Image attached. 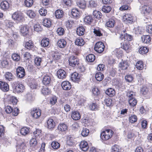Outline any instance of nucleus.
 Segmentation results:
<instances>
[{
  "instance_id": "1",
  "label": "nucleus",
  "mask_w": 152,
  "mask_h": 152,
  "mask_svg": "<svg viewBox=\"0 0 152 152\" xmlns=\"http://www.w3.org/2000/svg\"><path fill=\"white\" fill-rule=\"evenodd\" d=\"M113 133V132L111 130L107 129L102 132L100 135L101 138L103 140H107L112 137Z\"/></svg>"
},
{
  "instance_id": "2",
  "label": "nucleus",
  "mask_w": 152,
  "mask_h": 152,
  "mask_svg": "<svg viewBox=\"0 0 152 152\" xmlns=\"http://www.w3.org/2000/svg\"><path fill=\"white\" fill-rule=\"evenodd\" d=\"M104 44L101 42H99L95 44L94 49L97 52L101 53L104 50Z\"/></svg>"
},
{
  "instance_id": "3",
  "label": "nucleus",
  "mask_w": 152,
  "mask_h": 152,
  "mask_svg": "<svg viewBox=\"0 0 152 152\" xmlns=\"http://www.w3.org/2000/svg\"><path fill=\"white\" fill-rule=\"evenodd\" d=\"M12 18L18 22H20L24 18L23 14L19 12H15L14 13L12 16Z\"/></svg>"
},
{
  "instance_id": "4",
  "label": "nucleus",
  "mask_w": 152,
  "mask_h": 152,
  "mask_svg": "<svg viewBox=\"0 0 152 152\" xmlns=\"http://www.w3.org/2000/svg\"><path fill=\"white\" fill-rule=\"evenodd\" d=\"M123 20L126 23H132L134 22L135 20V18L131 14H127L123 16Z\"/></svg>"
},
{
  "instance_id": "5",
  "label": "nucleus",
  "mask_w": 152,
  "mask_h": 152,
  "mask_svg": "<svg viewBox=\"0 0 152 152\" xmlns=\"http://www.w3.org/2000/svg\"><path fill=\"white\" fill-rule=\"evenodd\" d=\"M69 64L72 67H75L78 65L79 64L78 58L75 56H71L69 59Z\"/></svg>"
},
{
  "instance_id": "6",
  "label": "nucleus",
  "mask_w": 152,
  "mask_h": 152,
  "mask_svg": "<svg viewBox=\"0 0 152 152\" xmlns=\"http://www.w3.org/2000/svg\"><path fill=\"white\" fill-rule=\"evenodd\" d=\"M16 74L18 77L23 78L25 75V72L24 68L21 66L18 67L16 69Z\"/></svg>"
},
{
  "instance_id": "7",
  "label": "nucleus",
  "mask_w": 152,
  "mask_h": 152,
  "mask_svg": "<svg viewBox=\"0 0 152 152\" xmlns=\"http://www.w3.org/2000/svg\"><path fill=\"white\" fill-rule=\"evenodd\" d=\"M31 114L33 118L37 119L41 115V110L39 109L34 108L31 111Z\"/></svg>"
},
{
  "instance_id": "8",
  "label": "nucleus",
  "mask_w": 152,
  "mask_h": 152,
  "mask_svg": "<svg viewBox=\"0 0 152 152\" xmlns=\"http://www.w3.org/2000/svg\"><path fill=\"white\" fill-rule=\"evenodd\" d=\"M81 76L77 73H73L71 76V79L73 82L78 83L80 81Z\"/></svg>"
},
{
  "instance_id": "9",
  "label": "nucleus",
  "mask_w": 152,
  "mask_h": 152,
  "mask_svg": "<svg viewBox=\"0 0 152 152\" xmlns=\"http://www.w3.org/2000/svg\"><path fill=\"white\" fill-rule=\"evenodd\" d=\"M55 126V123L52 119H49L47 121V128L50 130H53Z\"/></svg>"
},
{
  "instance_id": "10",
  "label": "nucleus",
  "mask_w": 152,
  "mask_h": 152,
  "mask_svg": "<svg viewBox=\"0 0 152 152\" xmlns=\"http://www.w3.org/2000/svg\"><path fill=\"white\" fill-rule=\"evenodd\" d=\"M62 88L64 90H68L71 88V85L68 81H64L61 84Z\"/></svg>"
},
{
  "instance_id": "11",
  "label": "nucleus",
  "mask_w": 152,
  "mask_h": 152,
  "mask_svg": "<svg viewBox=\"0 0 152 152\" xmlns=\"http://www.w3.org/2000/svg\"><path fill=\"white\" fill-rule=\"evenodd\" d=\"M0 89L4 92H7L9 90V85L5 82L0 81Z\"/></svg>"
},
{
  "instance_id": "12",
  "label": "nucleus",
  "mask_w": 152,
  "mask_h": 152,
  "mask_svg": "<svg viewBox=\"0 0 152 152\" xmlns=\"http://www.w3.org/2000/svg\"><path fill=\"white\" fill-rule=\"evenodd\" d=\"M57 73L58 77L60 79H62L65 78L66 76V72L62 69L58 70Z\"/></svg>"
},
{
  "instance_id": "13",
  "label": "nucleus",
  "mask_w": 152,
  "mask_h": 152,
  "mask_svg": "<svg viewBox=\"0 0 152 152\" xmlns=\"http://www.w3.org/2000/svg\"><path fill=\"white\" fill-rule=\"evenodd\" d=\"M119 66L122 70H125L127 69L129 66V64L126 61L122 60L119 64Z\"/></svg>"
},
{
  "instance_id": "14",
  "label": "nucleus",
  "mask_w": 152,
  "mask_h": 152,
  "mask_svg": "<svg viewBox=\"0 0 152 152\" xmlns=\"http://www.w3.org/2000/svg\"><path fill=\"white\" fill-rule=\"evenodd\" d=\"M15 91L17 93L22 92L25 89V87L22 84H17L15 86Z\"/></svg>"
},
{
  "instance_id": "15",
  "label": "nucleus",
  "mask_w": 152,
  "mask_h": 152,
  "mask_svg": "<svg viewBox=\"0 0 152 152\" xmlns=\"http://www.w3.org/2000/svg\"><path fill=\"white\" fill-rule=\"evenodd\" d=\"M80 149L83 151H85L88 150V146L87 142L83 141H81L80 144Z\"/></svg>"
},
{
  "instance_id": "16",
  "label": "nucleus",
  "mask_w": 152,
  "mask_h": 152,
  "mask_svg": "<svg viewBox=\"0 0 152 152\" xmlns=\"http://www.w3.org/2000/svg\"><path fill=\"white\" fill-rule=\"evenodd\" d=\"M67 129V126L64 123L60 124L57 127V129L60 133L65 131Z\"/></svg>"
},
{
  "instance_id": "17",
  "label": "nucleus",
  "mask_w": 152,
  "mask_h": 152,
  "mask_svg": "<svg viewBox=\"0 0 152 152\" xmlns=\"http://www.w3.org/2000/svg\"><path fill=\"white\" fill-rule=\"evenodd\" d=\"M71 117L73 120H77L80 118L81 115L79 112L73 111L72 113Z\"/></svg>"
},
{
  "instance_id": "18",
  "label": "nucleus",
  "mask_w": 152,
  "mask_h": 152,
  "mask_svg": "<svg viewBox=\"0 0 152 152\" xmlns=\"http://www.w3.org/2000/svg\"><path fill=\"white\" fill-rule=\"evenodd\" d=\"M20 31L23 36H25L28 33V28L26 25L22 26L20 27Z\"/></svg>"
},
{
  "instance_id": "19",
  "label": "nucleus",
  "mask_w": 152,
  "mask_h": 152,
  "mask_svg": "<svg viewBox=\"0 0 152 152\" xmlns=\"http://www.w3.org/2000/svg\"><path fill=\"white\" fill-rule=\"evenodd\" d=\"M120 37L121 39L124 40V41L127 40L128 41H130L132 39V36L127 34H121Z\"/></svg>"
},
{
  "instance_id": "20",
  "label": "nucleus",
  "mask_w": 152,
  "mask_h": 152,
  "mask_svg": "<svg viewBox=\"0 0 152 152\" xmlns=\"http://www.w3.org/2000/svg\"><path fill=\"white\" fill-rule=\"evenodd\" d=\"M115 21L114 19H109L106 23L105 26L108 27L113 28L115 24Z\"/></svg>"
},
{
  "instance_id": "21",
  "label": "nucleus",
  "mask_w": 152,
  "mask_h": 152,
  "mask_svg": "<svg viewBox=\"0 0 152 152\" xmlns=\"http://www.w3.org/2000/svg\"><path fill=\"white\" fill-rule=\"evenodd\" d=\"M105 93L109 96L110 97H112L115 95V92L114 89L110 88H108L106 91Z\"/></svg>"
},
{
  "instance_id": "22",
  "label": "nucleus",
  "mask_w": 152,
  "mask_h": 152,
  "mask_svg": "<svg viewBox=\"0 0 152 152\" xmlns=\"http://www.w3.org/2000/svg\"><path fill=\"white\" fill-rule=\"evenodd\" d=\"M141 11L142 13L144 15L148 14L150 11V9L149 7L146 6H144L142 7Z\"/></svg>"
},
{
  "instance_id": "23",
  "label": "nucleus",
  "mask_w": 152,
  "mask_h": 152,
  "mask_svg": "<svg viewBox=\"0 0 152 152\" xmlns=\"http://www.w3.org/2000/svg\"><path fill=\"white\" fill-rule=\"evenodd\" d=\"M77 4L80 8L82 9L85 8L86 7V1L84 0H78L77 2Z\"/></svg>"
},
{
  "instance_id": "24",
  "label": "nucleus",
  "mask_w": 152,
  "mask_h": 152,
  "mask_svg": "<svg viewBox=\"0 0 152 152\" xmlns=\"http://www.w3.org/2000/svg\"><path fill=\"white\" fill-rule=\"evenodd\" d=\"M49 39L48 38H44L41 41V45L44 47H47L49 45Z\"/></svg>"
},
{
  "instance_id": "25",
  "label": "nucleus",
  "mask_w": 152,
  "mask_h": 152,
  "mask_svg": "<svg viewBox=\"0 0 152 152\" xmlns=\"http://www.w3.org/2000/svg\"><path fill=\"white\" fill-rule=\"evenodd\" d=\"M51 81V79L50 76L48 75H45L43 78L42 81V83L45 85H49Z\"/></svg>"
},
{
  "instance_id": "26",
  "label": "nucleus",
  "mask_w": 152,
  "mask_h": 152,
  "mask_svg": "<svg viewBox=\"0 0 152 152\" xmlns=\"http://www.w3.org/2000/svg\"><path fill=\"white\" fill-rule=\"evenodd\" d=\"M141 39L142 42L144 43H149L151 41V37L148 35L143 36L142 37Z\"/></svg>"
},
{
  "instance_id": "27",
  "label": "nucleus",
  "mask_w": 152,
  "mask_h": 152,
  "mask_svg": "<svg viewBox=\"0 0 152 152\" xmlns=\"http://www.w3.org/2000/svg\"><path fill=\"white\" fill-rule=\"evenodd\" d=\"M43 25L48 28L50 27L51 25V20L49 18H45L43 21Z\"/></svg>"
},
{
  "instance_id": "28",
  "label": "nucleus",
  "mask_w": 152,
  "mask_h": 152,
  "mask_svg": "<svg viewBox=\"0 0 152 152\" xmlns=\"http://www.w3.org/2000/svg\"><path fill=\"white\" fill-rule=\"evenodd\" d=\"M0 6L1 9L4 10H7L9 8V4L7 1H4L1 3Z\"/></svg>"
},
{
  "instance_id": "29",
  "label": "nucleus",
  "mask_w": 152,
  "mask_h": 152,
  "mask_svg": "<svg viewBox=\"0 0 152 152\" xmlns=\"http://www.w3.org/2000/svg\"><path fill=\"white\" fill-rule=\"evenodd\" d=\"M25 47L29 50H32L34 47L33 42L31 41L26 42L25 45Z\"/></svg>"
},
{
  "instance_id": "30",
  "label": "nucleus",
  "mask_w": 152,
  "mask_h": 152,
  "mask_svg": "<svg viewBox=\"0 0 152 152\" xmlns=\"http://www.w3.org/2000/svg\"><path fill=\"white\" fill-rule=\"evenodd\" d=\"M58 47L61 48L65 47L66 44V42L64 39H60L57 42Z\"/></svg>"
},
{
  "instance_id": "31",
  "label": "nucleus",
  "mask_w": 152,
  "mask_h": 152,
  "mask_svg": "<svg viewBox=\"0 0 152 152\" xmlns=\"http://www.w3.org/2000/svg\"><path fill=\"white\" fill-rule=\"evenodd\" d=\"M85 29L83 26H79L77 29V34L79 36H82L84 34Z\"/></svg>"
},
{
  "instance_id": "32",
  "label": "nucleus",
  "mask_w": 152,
  "mask_h": 152,
  "mask_svg": "<svg viewBox=\"0 0 152 152\" xmlns=\"http://www.w3.org/2000/svg\"><path fill=\"white\" fill-rule=\"evenodd\" d=\"M71 13L73 17L75 18H79V12L78 10L76 8L72 9Z\"/></svg>"
},
{
  "instance_id": "33",
  "label": "nucleus",
  "mask_w": 152,
  "mask_h": 152,
  "mask_svg": "<svg viewBox=\"0 0 152 152\" xmlns=\"http://www.w3.org/2000/svg\"><path fill=\"white\" fill-rule=\"evenodd\" d=\"M95 77L97 81H100L104 78V75L101 72H98L96 74Z\"/></svg>"
},
{
  "instance_id": "34",
  "label": "nucleus",
  "mask_w": 152,
  "mask_h": 152,
  "mask_svg": "<svg viewBox=\"0 0 152 152\" xmlns=\"http://www.w3.org/2000/svg\"><path fill=\"white\" fill-rule=\"evenodd\" d=\"M93 20L91 16L90 15L86 16L84 18V22L88 24H90Z\"/></svg>"
},
{
  "instance_id": "35",
  "label": "nucleus",
  "mask_w": 152,
  "mask_h": 152,
  "mask_svg": "<svg viewBox=\"0 0 152 152\" xmlns=\"http://www.w3.org/2000/svg\"><path fill=\"white\" fill-rule=\"evenodd\" d=\"M63 11L60 10H57L55 12V16L57 18H61L63 17Z\"/></svg>"
},
{
  "instance_id": "36",
  "label": "nucleus",
  "mask_w": 152,
  "mask_h": 152,
  "mask_svg": "<svg viewBox=\"0 0 152 152\" xmlns=\"http://www.w3.org/2000/svg\"><path fill=\"white\" fill-rule=\"evenodd\" d=\"M75 43L76 45L78 46H82L85 44V42L83 39L77 38L76 39Z\"/></svg>"
},
{
  "instance_id": "37",
  "label": "nucleus",
  "mask_w": 152,
  "mask_h": 152,
  "mask_svg": "<svg viewBox=\"0 0 152 152\" xmlns=\"http://www.w3.org/2000/svg\"><path fill=\"white\" fill-rule=\"evenodd\" d=\"M121 45H122L121 48L127 52L130 49V46L128 42H125L123 44L121 43Z\"/></svg>"
},
{
  "instance_id": "38",
  "label": "nucleus",
  "mask_w": 152,
  "mask_h": 152,
  "mask_svg": "<svg viewBox=\"0 0 152 152\" xmlns=\"http://www.w3.org/2000/svg\"><path fill=\"white\" fill-rule=\"evenodd\" d=\"M29 132V129L26 127L22 128L20 130V133L23 135L25 136Z\"/></svg>"
},
{
  "instance_id": "39",
  "label": "nucleus",
  "mask_w": 152,
  "mask_h": 152,
  "mask_svg": "<svg viewBox=\"0 0 152 152\" xmlns=\"http://www.w3.org/2000/svg\"><path fill=\"white\" fill-rule=\"evenodd\" d=\"M67 144L69 145H72L74 143V139L70 136H68L67 138Z\"/></svg>"
},
{
  "instance_id": "40",
  "label": "nucleus",
  "mask_w": 152,
  "mask_h": 152,
  "mask_svg": "<svg viewBox=\"0 0 152 152\" xmlns=\"http://www.w3.org/2000/svg\"><path fill=\"white\" fill-rule=\"evenodd\" d=\"M128 102L129 104L133 107L135 106L137 103V101L135 98L128 99Z\"/></svg>"
},
{
  "instance_id": "41",
  "label": "nucleus",
  "mask_w": 152,
  "mask_h": 152,
  "mask_svg": "<svg viewBox=\"0 0 152 152\" xmlns=\"http://www.w3.org/2000/svg\"><path fill=\"white\" fill-rule=\"evenodd\" d=\"M4 76L6 80L10 81L12 80L13 75L11 73L7 72L5 73L4 75Z\"/></svg>"
},
{
  "instance_id": "42",
  "label": "nucleus",
  "mask_w": 152,
  "mask_h": 152,
  "mask_svg": "<svg viewBox=\"0 0 152 152\" xmlns=\"http://www.w3.org/2000/svg\"><path fill=\"white\" fill-rule=\"evenodd\" d=\"M95 59V56L93 54H90L86 57V60L89 62H93Z\"/></svg>"
},
{
  "instance_id": "43",
  "label": "nucleus",
  "mask_w": 152,
  "mask_h": 152,
  "mask_svg": "<svg viewBox=\"0 0 152 152\" xmlns=\"http://www.w3.org/2000/svg\"><path fill=\"white\" fill-rule=\"evenodd\" d=\"M41 92L44 95H47L50 93V91L47 87H43L41 90Z\"/></svg>"
},
{
  "instance_id": "44",
  "label": "nucleus",
  "mask_w": 152,
  "mask_h": 152,
  "mask_svg": "<svg viewBox=\"0 0 152 152\" xmlns=\"http://www.w3.org/2000/svg\"><path fill=\"white\" fill-rule=\"evenodd\" d=\"M136 68L139 70H142L144 67L142 62L141 61H138L136 64Z\"/></svg>"
},
{
  "instance_id": "45",
  "label": "nucleus",
  "mask_w": 152,
  "mask_h": 152,
  "mask_svg": "<svg viewBox=\"0 0 152 152\" xmlns=\"http://www.w3.org/2000/svg\"><path fill=\"white\" fill-rule=\"evenodd\" d=\"M29 143L30 147L34 148L37 145V142L36 139L33 138L30 140Z\"/></svg>"
},
{
  "instance_id": "46",
  "label": "nucleus",
  "mask_w": 152,
  "mask_h": 152,
  "mask_svg": "<svg viewBox=\"0 0 152 152\" xmlns=\"http://www.w3.org/2000/svg\"><path fill=\"white\" fill-rule=\"evenodd\" d=\"M24 3L26 7H31L33 4V0H25Z\"/></svg>"
},
{
  "instance_id": "47",
  "label": "nucleus",
  "mask_w": 152,
  "mask_h": 152,
  "mask_svg": "<svg viewBox=\"0 0 152 152\" xmlns=\"http://www.w3.org/2000/svg\"><path fill=\"white\" fill-rule=\"evenodd\" d=\"M135 93L132 91H128L126 94V96L128 99L131 98H135Z\"/></svg>"
},
{
  "instance_id": "48",
  "label": "nucleus",
  "mask_w": 152,
  "mask_h": 152,
  "mask_svg": "<svg viewBox=\"0 0 152 152\" xmlns=\"http://www.w3.org/2000/svg\"><path fill=\"white\" fill-rule=\"evenodd\" d=\"M148 51V49L146 47H141L139 49V53L142 54H145L147 53Z\"/></svg>"
},
{
  "instance_id": "49",
  "label": "nucleus",
  "mask_w": 152,
  "mask_h": 152,
  "mask_svg": "<svg viewBox=\"0 0 152 152\" xmlns=\"http://www.w3.org/2000/svg\"><path fill=\"white\" fill-rule=\"evenodd\" d=\"M51 145L53 148L56 149L59 148L60 145L58 142L56 141H53L51 143Z\"/></svg>"
},
{
  "instance_id": "50",
  "label": "nucleus",
  "mask_w": 152,
  "mask_h": 152,
  "mask_svg": "<svg viewBox=\"0 0 152 152\" xmlns=\"http://www.w3.org/2000/svg\"><path fill=\"white\" fill-rule=\"evenodd\" d=\"M27 15L31 18H33L36 16L34 12L32 10H29L26 12Z\"/></svg>"
},
{
  "instance_id": "51",
  "label": "nucleus",
  "mask_w": 152,
  "mask_h": 152,
  "mask_svg": "<svg viewBox=\"0 0 152 152\" xmlns=\"http://www.w3.org/2000/svg\"><path fill=\"white\" fill-rule=\"evenodd\" d=\"M90 109L92 110H96L98 109V106L95 103H92L89 106Z\"/></svg>"
},
{
  "instance_id": "52",
  "label": "nucleus",
  "mask_w": 152,
  "mask_h": 152,
  "mask_svg": "<svg viewBox=\"0 0 152 152\" xmlns=\"http://www.w3.org/2000/svg\"><path fill=\"white\" fill-rule=\"evenodd\" d=\"M129 122L133 123L137 121V118L136 115H133L129 117Z\"/></svg>"
},
{
  "instance_id": "53",
  "label": "nucleus",
  "mask_w": 152,
  "mask_h": 152,
  "mask_svg": "<svg viewBox=\"0 0 152 152\" xmlns=\"http://www.w3.org/2000/svg\"><path fill=\"white\" fill-rule=\"evenodd\" d=\"M2 66L4 68H7L9 65V63L6 59L3 60L1 62Z\"/></svg>"
},
{
  "instance_id": "54",
  "label": "nucleus",
  "mask_w": 152,
  "mask_h": 152,
  "mask_svg": "<svg viewBox=\"0 0 152 152\" xmlns=\"http://www.w3.org/2000/svg\"><path fill=\"white\" fill-rule=\"evenodd\" d=\"M89 131L88 129H83L81 132V134L83 137L87 136L89 133Z\"/></svg>"
},
{
  "instance_id": "55",
  "label": "nucleus",
  "mask_w": 152,
  "mask_h": 152,
  "mask_svg": "<svg viewBox=\"0 0 152 152\" xmlns=\"http://www.w3.org/2000/svg\"><path fill=\"white\" fill-rule=\"evenodd\" d=\"M93 14L94 16L97 18H101L102 16L101 13L99 11L94 10Z\"/></svg>"
},
{
  "instance_id": "56",
  "label": "nucleus",
  "mask_w": 152,
  "mask_h": 152,
  "mask_svg": "<svg viewBox=\"0 0 152 152\" xmlns=\"http://www.w3.org/2000/svg\"><path fill=\"white\" fill-rule=\"evenodd\" d=\"M104 103L107 106H111L112 104V100L110 98L105 99L104 100Z\"/></svg>"
},
{
  "instance_id": "57",
  "label": "nucleus",
  "mask_w": 152,
  "mask_h": 152,
  "mask_svg": "<svg viewBox=\"0 0 152 152\" xmlns=\"http://www.w3.org/2000/svg\"><path fill=\"white\" fill-rule=\"evenodd\" d=\"M12 58L13 60L16 61H18L20 59V56L18 54L14 53L12 54Z\"/></svg>"
},
{
  "instance_id": "58",
  "label": "nucleus",
  "mask_w": 152,
  "mask_h": 152,
  "mask_svg": "<svg viewBox=\"0 0 152 152\" xmlns=\"http://www.w3.org/2000/svg\"><path fill=\"white\" fill-rule=\"evenodd\" d=\"M39 12L41 15L44 16H45L47 13V10L44 8L40 9Z\"/></svg>"
},
{
  "instance_id": "59",
  "label": "nucleus",
  "mask_w": 152,
  "mask_h": 152,
  "mask_svg": "<svg viewBox=\"0 0 152 152\" xmlns=\"http://www.w3.org/2000/svg\"><path fill=\"white\" fill-rule=\"evenodd\" d=\"M102 11L105 13L109 12L111 10V8L110 7L104 6L102 8Z\"/></svg>"
},
{
  "instance_id": "60",
  "label": "nucleus",
  "mask_w": 152,
  "mask_h": 152,
  "mask_svg": "<svg viewBox=\"0 0 152 152\" xmlns=\"http://www.w3.org/2000/svg\"><path fill=\"white\" fill-rule=\"evenodd\" d=\"M41 131L39 129H37L33 132V135L34 137L36 138L41 133Z\"/></svg>"
},
{
  "instance_id": "61",
  "label": "nucleus",
  "mask_w": 152,
  "mask_h": 152,
  "mask_svg": "<svg viewBox=\"0 0 152 152\" xmlns=\"http://www.w3.org/2000/svg\"><path fill=\"white\" fill-rule=\"evenodd\" d=\"M56 32L59 35H62L64 33V30L62 28H59L57 29Z\"/></svg>"
},
{
  "instance_id": "62",
  "label": "nucleus",
  "mask_w": 152,
  "mask_h": 152,
  "mask_svg": "<svg viewBox=\"0 0 152 152\" xmlns=\"http://www.w3.org/2000/svg\"><path fill=\"white\" fill-rule=\"evenodd\" d=\"M125 79L126 81L129 82H131L133 80L132 76L131 75H127L125 77Z\"/></svg>"
},
{
  "instance_id": "63",
  "label": "nucleus",
  "mask_w": 152,
  "mask_h": 152,
  "mask_svg": "<svg viewBox=\"0 0 152 152\" xmlns=\"http://www.w3.org/2000/svg\"><path fill=\"white\" fill-rule=\"evenodd\" d=\"M92 92L95 96H97L99 94V91L97 88L94 87L92 89Z\"/></svg>"
},
{
  "instance_id": "64",
  "label": "nucleus",
  "mask_w": 152,
  "mask_h": 152,
  "mask_svg": "<svg viewBox=\"0 0 152 152\" xmlns=\"http://www.w3.org/2000/svg\"><path fill=\"white\" fill-rule=\"evenodd\" d=\"M146 31L148 33L152 34V25H149L146 26Z\"/></svg>"
}]
</instances>
